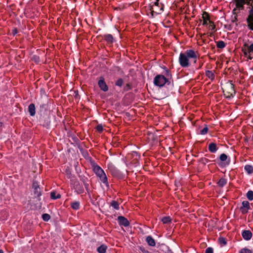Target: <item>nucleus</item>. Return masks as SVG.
Wrapping results in <instances>:
<instances>
[{
  "label": "nucleus",
  "instance_id": "obj_41",
  "mask_svg": "<svg viewBox=\"0 0 253 253\" xmlns=\"http://www.w3.org/2000/svg\"><path fill=\"white\" fill-rule=\"evenodd\" d=\"M17 33V31L16 29H15L12 30V34L13 35H15Z\"/></svg>",
  "mask_w": 253,
  "mask_h": 253
},
{
  "label": "nucleus",
  "instance_id": "obj_20",
  "mask_svg": "<svg viewBox=\"0 0 253 253\" xmlns=\"http://www.w3.org/2000/svg\"><path fill=\"white\" fill-rule=\"evenodd\" d=\"M244 169L245 171L249 174H251L253 172V167L251 165H246Z\"/></svg>",
  "mask_w": 253,
  "mask_h": 253
},
{
  "label": "nucleus",
  "instance_id": "obj_19",
  "mask_svg": "<svg viewBox=\"0 0 253 253\" xmlns=\"http://www.w3.org/2000/svg\"><path fill=\"white\" fill-rule=\"evenodd\" d=\"M104 39L106 41L109 43H112L114 42V38L111 34H107L104 36Z\"/></svg>",
  "mask_w": 253,
  "mask_h": 253
},
{
  "label": "nucleus",
  "instance_id": "obj_15",
  "mask_svg": "<svg viewBox=\"0 0 253 253\" xmlns=\"http://www.w3.org/2000/svg\"><path fill=\"white\" fill-rule=\"evenodd\" d=\"M156 7H160V11L163 10V5L162 4H159V0H156L155 2L154 5L152 6V12H154V9H156Z\"/></svg>",
  "mask_w": 253,
  "mask_h": 253
},
{
  "label": "nucleus",
  "instance_id": "obj_38",
  "mask_svg": "<svg viewBox=\"0 0 253 253\" xmlns=\"http://www.w3.org/2000/svg\"><path fill=\"white\" fill-rule=\"evenodd\" d=\"M249 52H253V43H252L248 48Z\"/></svg>",
  "mask_w": 253,
  "mask_h": 253
},
{
  "label": "nucleus",
  "instance_id": "obj_33",
  "mask_svg": "<svg viewBox=\"0 0 253 253\" xmlns=\"http://www.w3.org/2000/svg\"><path fill=\"white\" fill-rule=\"evenodd\" d=\"M219 158L221 161L224 162L227 160V156L225 154H222L220 155Z\"/></svg>",
  "mask_w": 253,
  "mask_h": 253
},
{
  "label": "nucleus",
  "instance_id": "obj_32",
  "mask_svg": "<svg viewBox=\"0 0 253 253\" xmlns=\"http://www.w3.org/2000/svg\"><path fill=\"white\" fill-rule=\"evenodd\" d=\"M208 131V127L206 126L204 128H203L200 131V134L202 135H205L207 133Z\"/></svg>",
  "mask_w": 253,
  "mask_h": 253
},
{
  "label": "nucleus",
  "instance_id": "obj_9",
  "mask_svg": "<svg viewBox=\"0 0 253 253\" xmlns=\"http://www.w3.org/2000/svg\"><path fill=\"white\" fill-rule=\"evenodd\" d=\"M242 236L243 238L245 240H250L252 237V233L250 230H244L242 232Z\"/></svg>",
  "mask_w": 253,
  "mask_h": 253
},
{
  "label": "nucleus",
  "instance_id": "obj_4",
  "mask_svg": "<svg viewBox=\"0 0 253 253\" xmlns=\"http://www.w3.org/2000/svg\"><path fill=\"white\" fill-rule=\"evenodd\" d=\"M71 184L74 189L78 194H82L84 192V189L83 186L78 181H74L72 180Z\"/></svg>",
  "mask_w": 253,
  "mask_h": 253
},
{
  "label": "nucleus",
  "instance_id": "obj_44",
  "mask_svg": "<svg viewBox=\"0 0 253 253\" xmlns=\"http://www.w3.org/2000/svg\"><path fill=\"white\" fill-rule=\"evenodd\" d=\"M0 253H3V252L2 250H0Z\"/></svg>",
  "mask_w": 253,
  "mask_h": 253
},
{
  "label": "nucleus",
  "instance_id": "obj_35",
  "mask_svg": "<svg viewBox=\"0 0 253 253\" xmlns=\"http://www.w3.org/2000/svg\"><path fill=\"white\" fill-rule=\"evenodd\" d=\"M219 241L221 244L223 245H225L226 244V240L224 238H219Z\"/></svg>",
  "mask_w": 253,
  "mask_h": 253
},
{
  "label": "nucleus",
  "instance_id": "obj_39",
  "mask_svg": "<svg viewBox=\"0 0 253 253\" xmlns=\"http://www.w3.org/2000/svg\"><path fill=\"white\" fill-rule=\"evenodd\" d=\"M160 7H156V9H154V12L157 14H159L161 13V11H159Z\"/></svg>",
  "mask_w": 253,
  "mask_h": 253
},
{
  "label": "nucleus",
  "instance_id": "obj_7",
  "mask_svg": "<svg viewBox=\"0 0 253 253\" xmlns=\"http://www.w3.org/2000/svg\"><path fill=\"white\" fill-rule=\"evenodd\" d=\"M98 84L99 87L102 90L104 91H107L108 90V86L105 83L104 80L103 78H100V79L98 81Z\"/></svg>",
  "mask_w": 253,
  "mask_h": 253
},
{
  "label": "nucleus",
  "instance_id": "obj_17",
  "mask_svg": "<svg viewBox=\"0 0 253 253\" xmlns=\"http://www.w3.org/2000/svg\"><path fill=\"white\" fill-rule=\"evenodd\" d=\"M28 111L31 116H33L35 115V106L34 104H31L28 107Z\"/></svg>",
  "mask_w": 253,
  "mask_h": 253
},
{
  "label": "nucleus",
  "instance_id": "obj_11",
  "mask_svg": "<svg viewBox=\"0 0 253 253\" xmlns=\"http://www.w3.org/2000/svg\"><path fill=\"white\" fill-rule=\"evenodd\" d=\"M202 18L203 19V25L204 26H208L211 22L210 19L208 14L207 12H204L202 15Z\"/></svg>",
  "mask_w": 253,
  "mask_h": 253
},
{
  "label": "nucleus",
  "instance_id": "obj_31",
  "mask_svg": "<svg viewBox=\"0 0 253 253\" xmlns=\"http://www.w3.org/2000/svg\"><path fill=\"white\" fill-rule=\"evenodd\" d=\"M239 253H252V251L247 248H243L240 251Z\"/></svg>",
  "mask_w": 253,
  "mask_h": 253
},
{
  "label": "nucleus",
  "instance_id": "obj_3",
  "mask_svg": "<svg viewBox=\"0 0 253 253\" xmlns=\"http://www.w3.org/2000/svg\"><path fill=\"white\" fill-rule=\"evenodd\" d=\"M168 82V79L163 75H159L155 77L154 80V84L158 86L162 87Z\"/></svg>",
  "mask_w": 253,
  "mask_h": 253
},
{
  "label": "nucleus",
  "instance_id": "obj_45",
  "mask_svg": "<svg viewBox=\"0 0 253 253\" xmlns=\"http://www.w3.org/2000/svg\"><path fill=\"white\" fill-rule=\"evenodd\" d=\"M166 72H167V73L168 74H169V71L168 70H167Z\"/></svg>",
  "mask_w": 253,
  "mask_h": 253
},
{
  "label": "nucleus",
  "instance_id": "obj_27",
  "mask_svg": "<svg viewBox=\"0 0 253 253\" xmlns=\"http://www.w3.org/2000/svg\"><path fill=\"white\" fill-rule=\"evenodd\" d=\"M216 46L218 48H223L225 46V43L223 41H218L217 42Z\"/></svg>",
  "mask_w": 253,
  "mask_h": 253
},
{
  "label": "nucleus",
  "instance_id": "obj_6",
  "mask_svg": "<svg viewBox=\"0 0 253 253\" xmlns=\"http://www.w3.org/2000/svg\"><path fill=\"white\" fill-rule=\"evenodd\" d=\"M250 209V203L247 201H244L242 203V206L240 210L243 214H246L248 212L249 210Z\"/></svg>",
  "mask_w": 253,
  "mask_h": 253
},
{
  "label": "nucleus",
  "instance_id": "obj_24",
  "mask_svg": "<svg viewBox=\"0 0 253 253\" xmlns=\"http://www.w3.org/2000/svg\"><path fill=\"white\" fill-rule=\"evenodd\" d=\"M171 220L170 216H165L162 218L161 221L163 222L164 224H167L170 222Z\"/></svg>",
  "mask_w": 253,
  "mask_h": 253
},
{
  "label": "nucleus",
  "instance_id": "obj_23",
  "mask_svg": "<svg viewBox=\"0 0 253 253\" xmlns=\"http://www.w3.org/2000/svg\"><path fill=\"white\" fill-rule=\"evenodd\" d=\"M51 198L54 200L59 199L61 197V195L59 194H57L55 192H52L50 193Z\"/></svg>",
  "mask_w": 253,
  "mask_h": 253
},
{
  "label": "nucleus",
  "instance_id": "obj_37",
  "mask_svg": "<svg viewBox=\"0 0 253 253\" xmlns=\"http://www.w3.org/2000/svg\"><path fill=\"white\" fill-rule=\"evenodd\" d=\"M205 253H213V249L211 247L208 248L205 251Z\"/></svg>",
  "mask_w": 253,
  "mask_h": 253
},
{
  "label": "nucleus",
  "instance_id": "obj_21",
  "mask_svg": "<svg viewBox=\"0 0 253 253\" xmlns=\"http://www.w3.org/2000/svg\"><path fill=\"white\" fill-rule=\"evenodd\" d=\"M107 246L105 245H102L97 248V252L99 253H105L107 250Z\"/></svg>",
  "mask_w": 253,
  "mask_h": 253
},
{
  "label": "nucleus",
  "instance_id": "obj_36",
  "mask_svg": "<svg viewBox=\"0 0 253 253\" xmlns=\"http://www.w3.org/2000/svg\"><path fill=\"white\" fill-rule=\"evenodd\" d=\"M96 129L99 132H101L103 130V126L101 125H98L96 126Z\"/></svg>",
  "mask_w": 253,
  "mask_h": 253
},
{
  "label": "nucleus",
  "instance_id": "obj_43",
  "mask_svg": "<svg viewBox=\"0 0 253 253\" xmlns=\"http://www.w3.org/2000/svg\"><path fill=\"white\" fill-rule=\"evenodd\" d=\"M247 53H248V52L247 51H245L244 52V54L247 55Z\"/></svg>",
  "mask_w": 253,
  "mask_h": 253
},
{
  "label": "nucleus",
  "instance_id": "obj_40",
  "mask_svg": "<svg viewBox=\"0 0 253 253\" xmlns=\"http://www.w3.org/2000/svg\"><path fill=\"white\" fill-rule=\"evenodd\" d=\"M33 59L36 62L39 61V58L36 56H34L33 57Z\"/></svg>",
  "mask_w": 253,
  "mask_h": 253
},
{
  "label": "nucleus",
  "instance_id": "obj_30",
  "mask_svg": "<svg viewBox=\"0 0 253 253\" xmlns=\"http://www.w3.org/2000/svg\"><path fill=\"white\" fill-rule=\"evenodd\" d=\"M208 26L210 30L215 31V26L212 22L211 21Z\"/></svg>",
  "mask_w": 253,
  "mask_h": 253
},
{
  "label": "nucleus",
  "instance_id": "obj_14",
  "mask_svg": "<svg viewBox=\"0 0 253 253\" xmlns=\"http://www.w3.org/2000/svg\"><path fill=\"white\" fill-rule=\"evenodd\" d=\"M236 2V7L243 8L244 5L246 3V0H234Z\"/></svg>",
  "mask_w": 253,
  "mask_h": 253
},
{
  "label": "nucleus",
  "instance_id": "obj_18",
  "mask_svg": "<svg viewBox=\"0 0 253 253\" xmlns=\"http://www.w3.org/2000/svg\"><path fill=\"white\" fill-rule=\"evenodd\" d=\"M209 150L211 152L215 153L217 151L216 145L214 143H211L209 145Z\"/></svg>",
  "mask_w": 253,
  "mask_h": 253
},
{
  "label": "nucleus",
  "instance_id": "obj_25",
  "mask_svg": "<svg viewBox=\"0 0 253 253\" xmlns=\"http://www.w3.org/2000/svg\"><path fill=\"white\" fill-rule=\"evenodd\" d=\"M227 183V181L224 178H221L219 179V180L218 182V184L220 187H223Z\"/></svg>",
  "mask_w": 253,
  "mask_h": 253
},
{
  "label": "nucleus",
  "instance_id": "obj_28",
  "mask_svg": "<svg viewBox=\"0 0 253 253\" xmlns=\"http://www.w3.org/2000/svg\"><path fill=\"white\" fill-rule=\"evenodd\" d=\"M111 205L115 210H119V203L115 201H113L111 202Z\"/></svg>",
  "mask_w": 253,
  "mask_h": 253
},
{
  "label": "nucleus",
  "instance_id": "obj_42",
  "mask_svg": "<svg viewBox=\"0 0 253 253\" xmlns=\"http://www.w3.org/2000/svg\"><path fill=\"white\" fill-rule=\"evenodd\" d=\"M84 186L86 189V190H88V184H86V183H84Z\"/></svg>",
  "mask_w": 253,
  "mask_h": 253
},
{
  "label": "nucleus",
  "instance_id": "obj_2",
  "mask_svg": "<svg viewBox=\"0 0 253 253\" xmlns=\"http://www.w3.org/2000/svg\"><path fill=\"white\" fill-rule=\"evenodd\" d=\"M93 170L97 176L99 177L100 180L106 186H108L109 184L106 174L101 167L97 165H94L93 166Z\"/></svg>",
  "mask_w": 253,
  "mask_h": 253
},
{
  "label": "nucleus",
  "instance_id": "obj_22",
  "mask_svg": "<svg viewBox=\"0 0 253 253\" xmlns=\"http://www.w3.org/2000/svg\"><path fill=\"white\" fill-rule=\"evenodd\" d=\"M80 202L78 201L73 202L71 205L72 208L75 210H78L80 208Z\"/></svg>",
  "mask_w": 253,
  "mask_h": 253
},
{
  "label": "nucleus",
  "instance_id": "obj_34",
  "mask_svg": "<svg viewBox=\"0 0 253 253\" xmlns=\"http://www.w3.org/2000/svg\"><path fill=\"white\" fill-rule=\"evenodd\" d=\"M123 81L122 79H120L117 80V81L116 83V85L118 86H121L123 85Z\"/></svg>",
  "mask_w": 253,
  "mask_h": 253
},
{
  "label": "nucleus",
  "instance_id": "obj_26",
  "mask_svg": "<svg viewBox=\"0 0 253 253\" xmlns=\"http://www.w3.org/2000/svg\"><path fill=\"white\" fill-rule=\"evenodd\" d=\"M247 197L250 201L253 200V191L252 190L249 191L247 194Z\"/></svg>",
  "mask_w": 253,
  "mask_h": 253
},
{
  "label": "nucleus",
  "instance_id": "obj_5",
  "mask_svg": "<svg viewBox=\"0 0 253 253\" xmlns=\"http://www.w3.org/2000/svg\"><path fill=\"white\" fill-rule=\"evenodd\" d=\"M107 168L114 176H117L119 174V171L112 163L109 162L108 163Z\"/></svg>",
  "mask_w": 253,
  "mask_h": 253
},
{
  "label": "nucleus",
  "instance_id": "obj_12",
  "mask_svg": "<svg viewBox=\"0 0 253 253\" xmlns=\"http://www.w3.org/2000/svg\"><path fill=\"white\" fill-rule=\"evenodd\" d=\"M252 11L253 13V7L252 9ZM248 26L249 28L253 31V14L250 15L247 19Z\"/></svg>",
  "mask_w": 253,
  "mask_h": 253
},
{
  "label": "nucleus",
  "instance_id": "obj_1",
  "mask_svg": "<svg viewBox=\"0 0 253 253\" xmlns=\"http://www.w3.org/2000/svg\"><path fill=\"white\" fill-rule=\"evenodd\" d=\"M197 56L193 49L187 50L184 53H180L179 56V63L183 68L188 67L190 65L189 60L193 59L194 63L197 61Z\"/></svg>",
  "mask_w": 253,
  "mask_h": 253
},
{
  "label": "nucleus",
  "instance_id": "obj_13",
  "mask_svg": "<svg viewBox=\"0 0 253 253\" xmlns=\"http://www.w3.org/2000/svg\"><path fill=\"white\" fill-rule=\"evenodd\" d=\"M146 241L150 246L154 247L156 245L155 240L150 236L146 237Z\"/></svg>",
  "mask_w": 253,
  "mask_h": 253
},
{
  "label": "nucleus",
  "instance_id": "obj_16",
  "mask_svg": "<svg viewBox=\"0 0 253 253\" xmlns=\"http://www.w3.org/2000/svg\"><path fill=\"white\" fill-rule=\"evenodd\" d=\"M206 76L211 81L214 79V74L213 71L210 70H207L205 72Z\"/></svg>",
  "mask_w": 253,
  "mask_h": 253
},
{
  "label": "nucleus",
  "instance_id": "obj_10",
  "mask_svg": "<svg viewBox=\"0 0 253 253\" xmlns=\"http://www.w3.org/2000/svg\"><path fill=\"white\" fill-rule=\"evenodd\" d=\"M33 188L34 189V193L36 196H41V190L39 185L37 182L34 181L33 183Z\"/></svg>",
  "mask_w": 253,
  "mask_h": 253
},
{
  "label": "nucleus",
  "instance_id": "obj_29",
  "mask_svg": "<svg viewBox=\"0 0 253 253\" xmlns=\"http://www.w3.org/2000/svg\"><path fill=\"white\" fill-rule=\"evenodd\" d=\"M50 216L47 213H44L42 215V218L45 221H47L50 219Z\"/></svg>",
  "mask_w": 253,
  "mask_h": 253
},
{
  "label": "nucleus",
  "instance_id": "obj_8",
  "mask_svg": "<svg viewBox=\"0 0 253 253\" xmlns=\"http://www.w3.org/2000/svg\"><path fill=\"white\" fill-rule=\"evenodd\" d=\"M118 220L120 225H123L125 227H127L129 224L127 219L123 216H119L118 217Z\"/></svg>",
  "mask_w": 253,
  "mask_h": 253
}]
</instances>
